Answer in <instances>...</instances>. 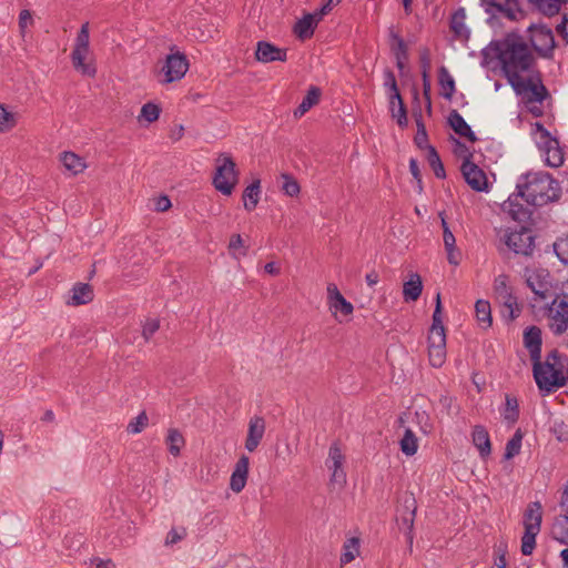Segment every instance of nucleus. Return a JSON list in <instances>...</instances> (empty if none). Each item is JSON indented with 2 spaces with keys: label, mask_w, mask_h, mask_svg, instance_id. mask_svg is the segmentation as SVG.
<instances>
[{
  "label": "nucleus",
  "mask_w": 568,
  "mask_h": 568,
  "mask_svg": "<svg viewBox=\"0 0 568 568\" xmlns=\"http://www.w3.org/2000/svg\"><path fill=\"white\" fill-rule=\"evenodd\" d=\"M93 290L90 284L77 283L71 290V296L68 300L69 305L79 306L90 303L93 300Z\"/></svg>",
  "instance_id": "obj_24"
},
{
  "label": "nucleus",
  "mask_w": 568,
  "mask_h": 568,
  "mask_svg": "<svg viewBox=\"0 0 568 568\" xmlns=\"http://www.w3.org/2000/svg\"><path fill=\"white\" fill-rule=\"evenodd\" d=\"M320 12L307 13L294 26V33L301 40L310 39L314 34L317 23L321 21Z\"/></svg>",
  "instance_id": "obj_20"
},
{
  "label": "nucleus",
  "mask_w": 568,
  "mask_h": 568,
  "mask_svg": "<svg viewBox=\"0 0 568 568\" xmlns=\"http://www.w3.org/2000/svg\"><path fill=\"white\" fill-rule=\"evenodd\" d=\"M344 455L338 446L334 443L328 450V458L326 459V466L332 470L331 481L336 484L346 483V474L343 469Z\"/></svg>",
  "instance_id": "obj_12"
},
{
  "label": "nucleus",
  "mask_w": 568,
  "mask_h": 568,
  "mask_svg": "<svg viewBox=\"0 0 568 568\" xmlns=\"http://www.w3.org/2000/svg\"><path fill=\"white\" fill-rule=\"evenodd\" d=\"M414 143L420 150L428 151V148L432 146L428 144V134L423 132H416V135L414 136Z\"/></svg>",
  "instance_id": "obj_64"
},
{
  "label": "nucleus",
  "mask_w": 568,
  "mask_h": 568,
  "mask_svg": "<svg viewBox=\"0 0 568 568\" xmlns=\"http://www.w3.org/2000/svg\"><path fill=\"white\" fill-rule=\"evenodd\" d=\"M359 554V538H348L343 546V552L341 555V564L346 565L353 561Z\"/></svg>",
  "instance_id": "obj_38"
},
{
  "label": "nucleus",
  "mask_w": 568,
  "mask_h": 568,
  "mask_svg": "<svg viewBox=\"0 0 568 568\" xmlns=\"http://www.w3.org/2000/svg\"><path fill=\"white\" fill-rule=\"evenodd\" d=\"M61 163L73 175L81 173L87 166L83 159L73 152H63Z\"/></svg>",
  "instance_id": "obj_34"
},
{
  "label": "nucleus",
  "mask_w": 568,
  "mask_h": 568,
  "mask_svg": "<svg viewBox=\"0 0 568 568\" xmlns=\"http://www.w3.org/2000/svg\"><path fill=\"white\" fill-rule=\"evenodd\" d=\"M494 288L495 293L497 294V297L511 292L510 287L507 285L506 275H499L498 277H496Z\"/></svg>",
  "instance_id": "obj_60"
},
{
  "label": "nucleus",
  "mask_w": 568,
  "mask_h": 568,
  "mask_svg": "<svg viewBox=\"0 0 568 568\" xmlns=\"http://www.w3.org/2000/svg\"><path fill=\"white\" fill-rule=\"evenodd\" d=\"M265 433V420L263 417L254 416L250 419L245 448L252 453L260 445Z\"/></svg>",
  "instance_id": "obj_17"
},
{
  "label": "nucleus",
  "mask_w": 568,
  "mask_h": 568,
  "mask_svg": "<svg viewBox=\"0 0 568 568\" xmlns=\"http://www.w3.org/2000/svg\"><path fill=\"white\" fill-rule=\"evenodd\" d=\"M322 91L318 87L312 85L300 105L294 111L295 118L303 116L308 110L320 102Z\"/></svg>",
  "instance_id": "obj_28"
},
{
  "label": "nucleus",
  "mask_w": 568,
  "mask_h": 568,
  "mask_svg": "<svg viewBox=\"0 0 568 568\" xmlns=\"http://www.w3.org/2000/svg\"><path fill=\"white\" fill-rule=\"evenodd\" d=\"M503 305L509 311V318L514 320L519 315V308L517 307V298L511 292L498 296Z\"/></svg>",
  "instance_id": "obj_49"
},
{
  "label": "nucleus",
  "mask_w": 568,
  "mask_h": 568,
  "mask_svg": "<svg viewBox=\"0 0 568 568\" xmlns=\"http://www.w3.org/2000/svg\"><path fill=\"white\" fill-rule=\"evenodd\" d=\"M537 8L546 16L551 17L559 12L561 3H566L564 0H530Z\"/></svg>",
  "instance_id": "obj_44"
},
{
  "label": "nucleus",
  "mask_w": 568,
  "mask_h": 568,
  "mask_svg": "<svg viewBox=\"0 0 568 568\" xmlns=\"http://www.w3.org/2000/svg\"><path fill=\"white\" fill-rule=\"evenodd\" d=\"M542 272H532L527 276V285L528 287L540 298H546L547 293L549 292V283L546 280L548 274H542Z\"/></svg>",
  "instance_id": "obj_27"
},
{
  "label": "nucleus",
  "mask_w": 568,
  "mask_h": 568,
  "mask_svg": "<svg viewBox=\"0 0 568 568\" xmlns=\"http://www.w3.org/2000/svg\"><path fill=\"white\" fill-rule=\"evenodd\" d=\"M392 43L390 49L396 58V65L399 71H403L408 60V48L404 39L395 32H390Z\"/></svg>",
  "instance_id": "obj_25"
},
{
  "label": "nucleus",
  "mask_w": 568,
  "mask_h": 568,
  "mask_svg": "<svg viewBox=\"0 0 568 568\" xmlns=\"http://www.w3.org/2000/svg\"><path fill=\"white\" fill-rule=\"evenodd\" d=\"M523 442V434L520 429H517L513 437L507 442L504 458L511 459L520 453Z\"/></svg>",
  "instance_id": "obj_43"
},
{
  "label": "nucleus",
  "mask_w": 568,
  "mask_h": 568,
  "mask_svg": "<svg viewBox=\"0 0 568 568\" xmlns=\"http://www.w3.org/2000/svg\"><path fill=\"white\" fill-rule=\"evenodd\" d=\"M497 58L508 83L520 78V73L534 72L535 58L520 37L509 34L497 45Z\"/></svg>",
  "instance_id": "obj_2"
},
{
  "label": "nucleus",
  "mask_w": 568,
  "mask_h": 568,
  "mask_svg": "<svg viewBox=\"0 0 568 568\" xmlns=\"http://www.w3.org/2000/svg\"><path fill=\"white\" fill-rule=\"evenodd\" d=\"M438 84L440 87V94L447 99L450 100L453 94L455 93L456 87H455V80L450 75L449 71L446 67L442 65L438 70Z\"/></svg>",
  "instance_id": "obj_31"
},
{
  "label": "nucleus",
  "mask_w": 568,
  "mask_h": 568,
  "mask_svg": "<svg viewBox=\"0 0 568 568\" xmlns=\"http://www.w3.org/2000/svg\"><path fill=\"white\" fill-rule=\"evenodd\" d=\"M149 423V417L144 410H142L134 419H132L128 426L126 432L129 434H140Z\"/></svg>",
  "instance_id": "obj_46"
},
{
  "label": "nucleus",
  "mask_w": 568,
  "mask_h": 568,
  "mask_svg": "<svg viewBox=\"0 0 568 568\" xmlns=\"http://www.w3.org/2000/svg\"><path fill=\"white\" fill-rule=\"evenodd\" d=\"M427 161L432 170L434 171V174L438 179H445L446 172L443 165V162L440 160V156L437 152V150L434 146L428 148L427 152Z\"/></svg>",
  "instance_id": "obj_42"
},
{
  "label": "nucleus",
  "mask_w": 568,
  "mask_h": 568,
  "mask_svg": "<svg viewBox=\"0 0 568 568\" xmlns=\"http://www.w3.org/2000/svg\"><path fill=\"white\" fill-rule=\"evenodd\" d=\"M473 443L477 447L479 455L483 458H486L490 455L491 445H490L489 434L484 426L477 425L474 427Z\"/></svg>",
  "instance_id": "obj_26"
},
{
  "label": "nucleus",
  "mask_w": 568,
  "mask_h": 568,
  "mask_svg": "<svg viewBox=\"0 0 568 568\" xmlns=\"http://www.w3.org/2000/svg\"><path fill=\"white\" fill-rule=\"evenodd\" d=\"M88 52L89 51L85 50L73 49L71 53V60L73 68L77 71L83 75L93 77L95 74V69L84 62Z\"/></svg>",
  "instance_id": "obj_35"
},
{
  "label": "nucleus",
  "mask_w": 568,
  "mask_h": 568,
  "mask_svg": "<svg viewBox=\"0 0 568 568\" xmlns=\"http://www.w3.org/2000/svg\"><path fill=\"white\" fill-rule=\"evenodd\" d=\"M327 297L329 310L336 318L337 313H341L343 316H349L353 313L354 306L351 302L346 301L334 283L327 285Z\"/></svg>",
  "instance_id": "obj_14"
},
{
  "label": "nucleus",
  "mask_w": 568,
  "mask_h": 568,
  "mask_svg": "<svg viewBox=\"0 0 568 568\" xmlns=\"http://www.w3.org/2000/svg\"><path fill=\"white\" fill-rule=\"evenodd\" d=\"M485 10L491 16H500L508 20H516L523 12L519 9L518 0H483Z\"/></svg>",
  "instance_id": "obj_11"
},
{
  "label": "nucleus",
  "mask_w": 568,
  "mask_h": 568,
  "mask_svg": "<svg viewBox=\"0 0 568 568\" xmlns=\"http://www.w3.org/2000/svg\"><path fill=\"white\" fill-rule=\"evenodd\" d=\"M189 69V61L183 53L176 52L169 54L165 59L162 72L164 73V83H171L181 80Z\"/></svg>",
  "instance_id": "obj_9"
},
{
  "label": "nucleus",
  "mask_w": 568,
  "mask_h": 568,
  "mask_svg": "<svg viewBox=\"0 0 568 568\" xmlns=\"http://www.w3.org/2000/svg\"><path fill=\"white\" fill-rule=\"evenodd\" d=\"M447 123L459 136L467 139L471 143L477 141V136L470 125L464 120L457 110H452L449 112Z\"/></svg>",
  "instance_id": "obj_19"
},
{
  "label": "nucleus",
  "mask_w": 568,
  "mask_h": 568,
  "mask_svg": "<svg viewBox=\"0 0 568 568\" xmlns=\"http://www.w3.org/2000/svg\"><path fill=\"white\" fill-rule=\"evenodd\" d=\"M505 244L516 254L529 256L535 248V235L532 230L521 225L519 230H515L506 234Z\"/></svg>",
  "instance_id": "obj_8"
},
{
  "label": "nucleus",
  "mask_w": 568,
  "mask_h": 568,
  "mask_svg": "<svg viewBox=\"0 0 568 568\" xmlns=\"http://www.w3.org/2000/svg\"><path fill=\"white\" fill-rule=\"evenodd\" d=\"M495 555H496V558H495V562H494V568H506L507 566V561H506V547H498L496 550H495Z\"/></svg>",
  "instance_id": "obj_63"
},
{
  "label": "nucleus",
  "mask_w": 568,
  "mask_h": 568,
  "mask_svg": "<svg viewBox=\"0 0 568 568\" xmlns=\"http://www.w3.org/2000/svg\"><path fill=\"white\" fill-rule=\"evenodd\" d=\"M516 193L503 203V211L519 223L530 221L532 207L556 202L561 196L559 183L549 173H527L520 175Z\"/></svg>",
  "instance_id": "obj_1"
},
{
  "label": "nucleus",
  "mask_w": 568,
  "mask_h": 568,
  "mask_svg": "<svg viewBox=\"0 0 568 568\" xmlns=\"http://www.w3.org/2000/svg\"><path fill=\"white\" fill-rule=\"evenodd\" d=\"M160 113H161V108L158 104H155L153 102H148V103L143 104V106L141 108V113H140L139 119L143 118L149 123H152L159 119Z\"/></svg>",
  "instance_id": "obj_47"
},
{
  "label": "nucleus",
  "mask_w": 568,
  "mask_h": 568,
  "mask_svg": "<svg viewBox=\"0 0 568 568\" xmlns=\"http://www.w3.org/2000/svg\"><path fill=\"white\" fill-rule=\"evenodd\" d=\"M528 39L534 50L544 58L552 54L555 37L552 30L546 24H530L527 28Z\"/></svg>",
  "instance_id": "obj_7"
},
{
  "label": "nucleus",
  "mask_w": 568,
  "mask_h": 568,
  "mask_svg": "<svg viewBox=\"0 0 568 568\" xmlns=\"http://www.w3.org/2000/svg\"><path fill=\"white\" fill-rule=\"evenodd\" d=\"M160 328V322L158 320H148L142 329V335L144 339L148 342L151 337L158 332Z\"/></svg>",
  "instance_id": "obj_56"
},
{
  "label": "nucleus",
  "mask_w": 568,
  "mask_h": 568,
  "mask_svg": "<svg viewBox=\"0 0 568 568\" xmlns=\"http://www.w3.org/2000/svg\"><path fill=\"white\" fill-rule=\"evenodd\" d=\"M539 534L538 530H534V528L526 529L521 537V552L525 556H529L532 554L536 547V537Z\"/></svg>",
  "instance_id": "obj_45"
},
{
  "label": "nucleus",
  "mask_w": 568,
  "mask_h": 568,
  "mask_svg": "<svg viewBox=\"0 0 568 568\" xmlns=\"http://www.w3.org/2000/svg\"><path fill=\"white\" fill-rule=\"evenodd\" d=\"M20 119V113L11 112L2 104V133L14 128Z\"/></svg>",
  "instance_id": "obj_51"
},
{
  "label": "nucleus",
  "mask_w": 568,
  "mask_h": 568,
  "mask_svg": "<svg viewBox=\"0 0 568 568\" xmlns=\"http://www.w3.org/2000/svg\"><path fill=\"white\" fill-rule=\"evenodd\" d=\"M505 409L503 412V417L510 424H515L519 418V405L516 397L510 395H506Z\"/></svg>",
  "instance_id": "obj_41"
},
{
  "label": "nucleus",
  "mask_w": 568,
  "mask_h": 568,
  "mask_svg": "<svg viewBox=\"0 0 568 568\" xmlns=\"http://www.w3.org/2000/svg\"><path fill=\"white\" fill-rule=\"evenodd\" d=\"M170 454L178 457L181 454L182 447L185 445V439L181 432L176 428H170L165 438Z\"/></svg>",
  "instance_id": "obj_37"
},
{
  "label": "nucleus",
  "mask_w": 568,
  "mask_h": 568,
  "mask_svg": "<svg viewBox=\"0 0 568 568\" xmlns=\"http://www.w3.org/2000/svg\"><path fill=\"white\" fill-rule=\"evenodd\" d=\"M462 173L466 183L476 192H487L488 181L486 173L469 159L462 164Z\"/></svg>",
  "instance_id": "obj_10"
},
{
  "label": "nucleus",
  "mask_w": 568,
  "mask_h": 568,
  "mask_svg": "<svg viewBox=\"0 0 568 568\" xmlns=\"http://www.w3.org/2000/svg\"><path fill=\"white\" fill-rule=\"evenodd\" d=\"M542 521V507L539 501L529 503L527 509L524 513L523 525L525 530L534 528V530L540 531Z\"/></svg>",
  "instance_id": "obj_23"
},
{
  "label": "nucleus",
  "mask_w": 568,
  "mask_h": 568,
  "mask_svg": "<svg viewBox=\"0 0 568 568\" xmlns=\"http://www.w3.org/2000/svg\"><path fill=\"white\" fill-rule=\"evenodd\" d=\"M444 246L447 252V258L450 264L459 263L460 253L456 251V239L452 231L443 232Z\"/></svg>",
  "instance_id": "obj_39"
},
{
  "label": "nucleus",
  "mask_w": 568,
  "mask_h": 568,
  "mask_svg": "<svg viewBox=\"0 0 568 568\" xmlns=\"http://www.w3.org/2000/svg\"><path fill=\"white\" fill-rule=\"evenodd\" d=\"M384 87L388 89L389 94H396V92H399L395 74L390 69H386L384 71Z\"/></svg>",
  "instance_id": "obj_55"
},
{
  "label": "nucleus",
  "mask_w": 568,
  "mask_h": 568,
  "mask_svg": "<svg viewBox=\"0 0 568 568\" xmlns=\"http://www.w3.org/2000/svg\"><path fill=\"white\" fill-rule=\"evenodd\" d=\"M503 305L509 311V318L514 320L519 315V308L517 307V298L511 292L498 296Z\"/></svg>",
  "instance_id": "obj_48"
},
{
  "label": "nucleus",
  "mask_w": 568,
  "mask_h": 568,
  "mask_svg": "<svg viewBox=\"0 0 568 568\" xmlns=\"http://www.w3.org/2000/svg\"><path fill=\"white\" fill-rule=\"evenodd\" d=\"M554 251L560 262L568 265V235L554 243Z\"/></svg>",
  "instance_id": "obj_52"
},
{
  "label": "nucleus",
  "mask_w": 568,
  "mask_h": 568,
  "mask_svg": "<svg viewBox=\"0 0 568 568\" xmlns=\"http://www.w3.org/2000/svg\"><path fill=\"white\" fill-rule=\"evenodd\" d=\"M186 537V529L184 527H181L179 529L172 528L165 538V545L172 546L178 544L179 541L183 540Z\"/></svg>",
  "instance_id": "obj_53"
},
{
  "label": "nucleus",
  "mask_w": 568,
  "mask_h": 568,
  "mask_svg": "<svg viewBox=\"0 0 568 568\" xmlns=\"http://www.w3.org/2000/svg\"><path fill=\"white\" fill-rule=\"evenodd\" d=\"M89 42H90L89 22H85L81 26V29L78 32V36L75 39V44H74L73 49L89 51Z\"/></svg>",
  "instance_id": "obj_50"
},
{
  "label": "nucleus",
  "mask_w": 568,
  "mask_h": 568,
  "mask_svg": "<svg viewBox=\"0 0 568 568\" xmlns=\"http://www.w3.org/2000/svg\"><path fill=\"white\" fill-rule=\"evenodd\" d=\"M517 95H520L526 103L542 102L548 95V90L542 84L540 73H530L528 79L523 77L509 82Z\"/></svg>",
  "instance_id": "obj_6"
},
{
  "label": "nucleus",
  "mask_w": 568,
  "mask_h": 568,
  "mask_svg": "<svg viewBox=\"0 0 568 568\" xmlns=\"http://www.w3.org/2000/svg\"><path fill=\"white\" fill-rule=\"evenodd\" d=\"M416 515L415 499H412L410 505L405 506V513L402 515V527L405 529V536L409 545L413 544V528Z\"/></svg>",
  "instance_id": "obj_32"
},
{
  "label": "nucleus",
  "mask_w": 568,
  "mask_h": 568,
  "mask_svg": "<svg viewBox=\"0 0 568 568\" xmlns=\"http://www.w3.org/2000/svg\"><path fill=\"white\" fill-rule=\"evenodd\" d=\"M239 248H243L240 253L245 256L247 254V247L244 246L243 239L240 234H233L230 239L229 250L235 255V251Z\"/></svg>",
  "instance_id": "obj_58"
},
{
  "label": "nucleus",
  "mask_w": 568,
  "mask_h": 568,
  "mask_svg": "<svg viewBox=\"0 0 568 568\" xmlns=\"http://www.w3.org/2000/svg\"><path fill=\"white\" fill-rule=\"evenodd\" d=\"M551 537L561 545L568 546V516L559 515L551 527Z\"/></svg>",
  "instance_id": "obj_29"
},
{
  "label": "nucleus",
  "mask_w": 568,
  "mask_h": 568,
  "mask_svg": "<svg viewBox=\"0 0 568 568\" xmlns=\"http://www.w3.org/2000/svg\"><path fill=\"white\" fill-rule=\"evenodd\" d=\"M400 444V450L406 456H413L416 454L418 449V439L414 432L409 428H407L404 433L403 438L399 442Z\"/></svg>",
  "instance_id": "obj_40"
},
{
  "label": "nucleus",
  "mask_w": 568,
  "mask_h": 568,
  "mask_svg": "<svg viewBox=\"0 0 568 568\" xmlns=\"http://www.w3.org/2000/svg\"><path fill=\"white\" fill-rule=\"evenodd\" d=\"M524 346L528 349L531 362H537L541 358V329L531 325L524 331Z\"/></svg>",
  "instance_id": "obj_15"
},
{
  "label": "nucleus",
  "mask_w": 568,
  "mask_h": 568,
  "mask_svg": "<svg viewBox=\"0 0 568 568\" xmlns=\"http://www.w3.org/2000/svg\"><path fill=\"white\" fill-rule=\"evenodd\" d=\"M475 313L478 324L483 328H488L493 324L490 304L486 300H478L475 303Z\"/></svg>",
  "instance_id": "obj_36"
},
{
  "label": "nucleus",
  "mask_w": 568,
  "mask_h": 568,
  "mask_svg": "<svg viewBox=\"0 0 568 568\" xmlns=\"http://www.w3.org/2000/svg\"><path fill=\"white\" fill-rule=\"evenodd\" d=\"M422 80H423V95L426 100L427 110L430 113L432 112V100H430L432 82H430L429 74L424 73V75H422Z\"/></svg>",
  "instance_id": "obj_59"
},
{
  "label": "nucleus",
  "mask_w": 568,
  "mask_h": 568,
  "mask_svg": "<svg viewBox=\"0 0 568 568\" xmlns=\"http://www.w3.org/2000/svg\"><path fill=\"white\" fill-rule=\"evenodd\" d=\"M33 23L32 14L29 10L24 9L19 14V30L22 36H24L26 29L28 26Z\"/></svg>",
  "instance_id": "obj_61"
},
{
  "label": "nucleus",
  "mask_w": 568,
  "mask_h": 568,
  "mask_svg": "<svg viewBox=\"0 0 568 568\" xmlns=\"http://www.w3.org/2000/svg\"><path fill=\"white\" fill-rule=\"evenodd\" d=\"M466 11L465 8H458L450 17L449 28L454 34V38L462 41H467L470 36V31L466 23Z\"/></svg>",
  "instance_id": "obj_21"
},
{
  "label": "nucleus",
  "mask_w": 568,
  "mask_h": 568,
  "mask_svg": "<svg viewBox=\"0 0 568 568\" xmlns=\"http://www.w3.org/2000/svg\"><path fill=\"white\" fill-rule=\"evenodd\" d=\"M409 171H410V174L413 175V178L417 182L418 191L422 192V190H423V186H422V173H420V170H419L418 161L416 159H414V158H412L409 160Z\"/></svg>",
  "instance_id": "obj_62"
},
{
  "label": "nucleus",
  "mask_w": 568,
  "mask_h": 568,
  "mask_svg": "<svg viewBox=\"0 0 568 568\" xmlns=\"http://www.w3.org/2000/svg\"><path fill=\"white\" fill-rule=\"evenodd\" d=\"M442 301L440 293L436 295V305L433 313V323L429 328L427 342H428V358L429 364L439 368L446 361V332L442 318Z\"/></svg>",
  "instance_id": "obj_4"
},
{
  "label": "nucleus",
  "mask_w": 568,
  "mask_h": 568,
  "mask_svg": "<svg viewBox=\"0 0 568 568\" xmlns=\"http://www.w3.org/2000/svg\"><path fill=\"white\" fill-rule=\"evenodd\" d=\"M423 291L422 278L418 274H412L410 278L404 283L403 295L406 302L416 301Z\"/></svg>",
  "instance_id": "obj_30"
},
{
  "label": "nucleus",
  "mask_w": 568,
  "mask_h": 568,
  "mask_svg": "<svg viewBox=\"0 0 568 568\" xmlns=\"http://www.w3.org/2000/svg\"><path fill=\"white\" fill-rule=\"evenodd\" d=\"M260 180H255L243 191L242 197L244 202V209L246 211L251 212L256 207L260 200Z\"/></svg>",
  "instance_id": "obj_33"
},
{
  "label": "nucleus",
  "mask_w": 568,
  "mask_h": 568,
  "mask_svg": "<svg viewBox=\"0 0 568 568\" xmlns=\"http://www.w3.org/2000/svg\"><path fill=\"white\" fill-rule=\"evenodd\" d=\"M255 59L262 63L287 60L286 49H281L267 41H258L255 50Z\"/></svg>",
  "instance_id": "obj_13"
},
{
  "label": "nucleus",
  "mask_w": 568,
  "mask_h": 568,
  "mask_svg": "<svg viewBox=\"0 0 568 568\" xmlns=\"http://www.w3.org/2000/svg\"><path fill=\"white\" fill-rule=\"evenodd\" d=\"M389 112L396 120L399 128L405 129L408 125L407 109L399 92L388 94Z\"/></svg>",
  "instance_id": "obj_22"
},
{
  "label": "nucleus",
  "mask_w": 568,
  "mask_h": 568,
  "mask_svg": "<svg viewBox=\"0 0 568 568\" xmlns=\"http://www.w3.org/2000/svg\"><path fill=\"white\" fill-rule=\"evenodd\" d=\"M284 183H283V191L288 196H295L300 193V185L296 180L291 178L290 175H283Z\"/></svg>",
  "instance_id": "obj_54"
},
{
  "label": "nucleus",
  "mask_w": 568,
  "mask_h": 568,
  "mask_svg": "<svg viewBox=\"0 0 568 568\" xmlns=\"http://www.w3.org/2000/svg\"><path fill=\"white\" fill-rule=\"evenodd\" d=\"M239 181V171L232 156L221 153L216 159V170L213 176L214 187L223 195H231Z\"/></svg>",
  "instance_id": "obj_5"
},
{
  "label": "nucleus",
  "mask_w": 568,
  "mask_h": 568,
  "mask_svg": "<svg viewBox=\"0 0 568 568\" xmlns=\"http://www.w3.org/2000/svg\"><path fill=\"white\" fill-rule=\"evenodd\" d=\"M248 466L250 458L246 455H242L235 464L230 479V488L236 494L241 493L246 485Z\"/></svg>",
  "instance_id": "obj_16"
},
{
  "label": "nucleus",
  "mask_w": 568,
  "mask_h": 568,
  "mask_svg": "<svg viewBox=\"0 0 568 568\" xmlns=\"http://www.w3.org/2000/svg\"><path fill=\"white\" fill-rule=\"evenodd\" d=\"M532 374L540 393L549 395L567 384L568 358L552 349L545 362L540 358L532 363Z\"/></svg>",
  "instance_id": "obj_3"
},
{
  "label": "nucleus",
  "mask_w": 568,
  "mask_h": 568,
  "mask_svg": "<svg viewBox=\"0 0 568 568\" xmlns=\"http://www.w3.org/2000/svg\"><path fill=\"white\" fill-rule=\"evenodd\" d=\"M419 64L422 69V75L429 74L432 61H430V52L427 48H424L419 52Z\"/></svg>",
  "instance_id": "obj_57"
},
{
  "label": "nucleus",
  "mask_w": 568,
  "mask_h": 568,
  "mask_svg": "<svg viewBox=\"0 0 568 568\" xmlns=\"http://www.w3.org/2000/svg\"><path fill=\"white\" fill-rule=\"evenodd\" d=\"M539 149L546 155V164L550 168H559L564 164L565 153L555 138L548 142H539Z\"/></svg>",
  "instance_id": "obj_18"
}]
</instances>
